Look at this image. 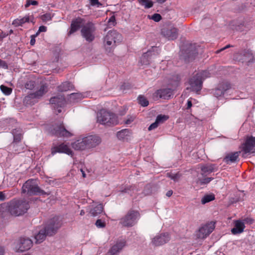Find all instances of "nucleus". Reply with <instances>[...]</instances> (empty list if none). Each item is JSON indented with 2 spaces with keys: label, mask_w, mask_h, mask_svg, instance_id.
<instances>
[{
  "label": "nucleus",
  "mask_w": 255,
  "mask_h": 255,
  "mask_svg": "<svg viewBox=\"0 0 255 255\" xmlns=\"http://www.w3.org/2000/svg\"><path fill=\"white\" fill-rule=\"evenodd\" d=\"M61 226V223L59 217H54L51 219L47 222L44 228L39 230L38 233L35 234V243L40 244L45 240L46 236L54 235Z\"/></svg>",
  "instance_id": "f257e3e1"
},
{
  "label": "nucleus",
  "mask_w": 255,
  "mask_h": 255,
  "mask_svg": "<svg viewBox=\"0 0 255 255\" xmlns=\"http://www.w3.org/2000/svg\"><path fill=\"white\" fill-rule=\"evenodd\" d=\"M210 74L208 71L203 70L193 75L189 80L191 90L198 93L202 88L203 81L209 77Z\"/></svg>",
  "instance_id": "f03ea898"
},
{
  "label": "nucleus",
  "mask_w": 255,
  "mask_h": 255,
  "mask_svg": "<svg viewBox=\"0 0 255 255\" xmlns=\"http://www.w3.org/2000/svg\"><path fill=\"white\" fill-rule=\"evenodd\" d=\"M122 40V35L115 30L109 31L104 37V43L108 53H112L114 48Z\"/></svg>",
  "instance_id": "7ed1b4c3"
},
{
  "label": "nucleus",
  "mask_w": 255,
  "mask_h": 255,
  "mask_svg": "<svg viewBox=\"0 0 255 255\" xmlns=\"http://www.w3.org/2000/svg\"><path fill=\"white\" fill-rule=\"evenodd\" d=\"M97 121L106 126H112L118 124L117 116L105 110H101L98 114Z\"/></svg>",
  "instance_id": "20e7f679"
},
{
  "label": "nucleus",
  "mask_w": 255,
  "mask_h": 255,
  "mask_svg": "<svg viewBox=\"0 0 255 255\" xmlns=\"http://www.w3.org/2000/svg\"><path fill=\"white\" fill-rule=\"evenodd\" d=\"M22 192L28 195H49L44 190H41L36 180L29 179L26 181L22 187Z\"/></svg>",
  "instance_id": "39448f33"
},
{
  "label": "nucleus",
  "mask_w": 255,
  "mask_h": 255,
  "mask_svg": "<svg viewBox=\"0 0 255 255\" xmlns=\"http://www.w3.org/2000/svg\"><path fill=\"white\" fill-rule=\"evenodd\" d=\"M11 215L18 216L23 214L29 208L28 202L25 200L13 199L9 202Z\"/></svg>",
  "instance_id": "423d86ee"
},
{
  "label": "nucleus",
  "mask_w": 255,
  "mask_h": 255,
  "mask_svg": "<svg viewBox=\"0 0 255 255\" xmlns=\"http://www.w3.org/2000/svg\"><path fill=\"white\" fill-rule=\"evenodd\" d=\"M181 58L185 62H191L194 60L198 54L195 44L188 43L181 51Z\"/></svg>",
  "instance_id": "0eeeda50"
},
{
  "label": "nucleus",
  "mask_w": 255,
  "mask_h": 255,
  "mask_svg": "<svg viewBox=\"0 0 255 255\" xmlns=\"http://www.w3.org/2000/svg\"><path fill=\"white\" fill-rule=\"evenodd\" d=\"M96 27L95 24L91 21L87 22L81 28V34L82 36L89 43L93 42L95 38V32Z\"/></svg>",
  "instance_id": "6e6552de"
},
{
  "label": "nucleus",
  "mask_w": 255,
  "mask_h": 255,
  "mask_svg": "<svg viewBox=\"0 0 255 255\" xmlns=\"http://www.w3.org/2000/svg\"><path fill=\"white\" fill-rule=\"evenodd\" d=\"M139 216L137 211L130 210L121 219L120 223L124 227H132L136 224Z\"/></svg>",
  "instance_id": "1a4fd4ad"
},
{
  "label": "nucleus",
  "mask_w": 255,
  "mask_h": 255,
  "mask_svg": "<svg viewBox=\"0 0 255 255\" xmlns=\"http://www.w3.org/2000/svg\"><path fill=\"white\" fill-rule=\"evenodd\" d=\"M49 130L52 135L58 137H70L72 136V133L65 128L63 123L52 126Z\"/></svg>",
  "instance_id": "9d476101"
},
{
  "label": "nucleus",
  "mask_w": 255,
  "mask_h": 255,
  "mask_svg": "<svg viewBox=\"0 0 255 255\" xmlns=\"http://www.w3.org/2000/svg\"><path fill=\"white\" fill-rule=\"evenodd\" d=\"M234 58L236 61L242 63L253 62L255 59L254 55L250 49L241 50L235 55Z\"/></svg>",
  "instance_id": "9b49d317"
},
{
  "label": "nucleus",
  "mask_w": 255,
  "mask_h": 255,
  "mask_svg": "<svg viewBox=\"0 0 255 255\" xmlns=\"http://www.w3.org/2000/svg\"><path fill=\"white\" fill-rule=\"evenodd\" d=\"M215 224L213 222L206 224L202 226L196 233L198 239H204L209 236L214 230Z\"/></svg>",
  "instance_id": "f8f14e48"
},
{
  "label": "nucleus",
  "mask_w": 255,
  "mask_h": 255,
  "mask_svg": "<svg viewBox=\"0 0 255 255\" xmlns=\"http://www.w3.org/2000/svg\"><path fill=\"white\" fill-rule=\"evenodd\" d=\"M50 103L54 109H57L58 114L61 112V108L65 104L66 101L63 95L60 94L52 97L50 100Z\"/></svg>",
  "instance_id": "ddd939ff"
},
{
  "label": "nucleus",
  "mask_w": 255,
  "mask_h": 255,
  "mask_svg": "<svg viewBox=\"0 0 255 255\" xmlns=\"http://www.w3.org/2000/svg\"><path fill=\"white\" fill-rule=\"evenodd\" d=\"M85 20L80 17H78L72 20L68 35L70 36L77 31L85 25Z\"/></svg>",
  "instance_id": "4468645a"
},
{
  "label": "nucleus",
  "mask_w": 255,
  "mask_h": 255,
  "mask_svg": "<svg viewBox=\"0 0 255 255\" xmlns=\"http://www.w3.org/2000/svg\"><path fill=\"white\" fill-rule=\"evenodd\" d=\"M32 245V241L28 238H20L17 243L16 250L17 252H23L28 250Z\"/></svg>",
  "instance_id": "2eb2a0df"
},
{
  "label": "nucleus",
  "mask_w": 255,
  "mask_h": 255,
  "mask_svg": "<svg viewBox=\"0 0 255 255\" xmlns=\"http://www.w3.org/2000/svg\"><path fill=\"white\" fill-rule=\"evenodd\" d=\"M243 156L248 153L255 152V137L250 136L247 138L245 143L243 145Z\"/></svg>",
  "instance_id": "dca6fc26"
},
{
  "label": "nucleus",
  "mask_w": 255,
  "mask_h": 255,
  "mask_svg": "<svg viewBox=\"0 0 255 255\" xmlns=\"http://www.w3.org/2000/svg\"><path fill=\"white\" fill-rule=\"evenodd\" d=\"M173 94L172 90L170 88L159 89L153 94V99L157 100L159 99H168L171 98Z\"/></svg>",
  "instance_id": "f3484780"
},
{
  "label": "nucleus",
  "mask_w": 255,
  "mask_h": 255,
  "mask_svg": "<svg viewBox=\"0 0 255 255\" xmlns=\"http://www.w3.org/2000/svg\"><path fill=\"white\" fill-rule=\"evenodd\" d=\"M85 143L87 148H93L101 142V137L97 135H89L84 137Z\"/></svg>",
  "instance_id": "a211bd4d"
},
{
  "label": "nucleus",
  "mask_w": 255,
  "mask_h": 255,
  "mask_svg": "<svg viewBox=\"0 0 255 255\" xmlns=\"http://www.w3.org/2000/svg\"><path fill=\"white\" fill-rule=\"evenodd\" d=\"M161 34L168 40H174L178 37V30L175 27H164L161 29Z\"/></svg>",
  "instance_id": "6ab92c4d"
},
{
  "label": "nucleus",
  "mask_w": 255,
  "mask_h": 255,
  "mask_svg": "<svg viewBox=\"0 0 255 255\" xmlns=\"http://www.w3.org/2000/svg\"><path fill=\"white\" fill-rule=\"evenodd\" d=\"M170 239L168 233H162L156 235L152 240V244L155 246L163 245L167 243Z\"/></svg>",
  "instance_id": "aec40b11"
},
{
  "label": "nucleus",
  "mask_w": 255,
  "mask_h": 255,
  "mask_svg": "<svg viewBox=\"0 0 255 255\" xmlns=\"http://www.w3.org/2000/svg\"><path fill=\"white\" fill-rule=\"evenodd\" d=\"M231 85L229 83L226 82L219 84L218 86L213 90L212 93L214 96L217 98L222 96L225 92L231 88Z\"/></svg>",
  "instance_id": "412c9836"
},
{
  "label": "nucleus",
  "mask_w": 255,
  "mask_h": 255,
  "mask_svg": "<svg viewBox=\"0 0 255 255\" xmlns=\"http://www.w3.org/2000/svg\"><path fill=\"white\" fill-rule=\"evenodd\" d=\"M57 152L66 153L69 155L72 156L73 152L69 146L62 143L58 146H55L51 148V154L54 155Z\"/></svg>",
  "instance_id": "4be33fe9"
},
{
  "label": "nucleus",
  "mask_w": 255,
  "mask_h": 255,
  "mask_svg": "<svg viewBox=\"0 0 255 255\" xmlns=\"http://www.w3.org/2000/svg\"><path fill=\"white\" fill-rule=\"evenodd\" d=\"M12 215L9 210V203L0 204V218L3 220L8 219Z\"/></svg>",
  "instance_id": "5701e85b"
},
{
  "label": "nucleus",
  "mask_w": 255,
  "mask_h": 255,
  "mask_svg": "<svg viewBox=\"0 0 255 255\" xmlns=\"http://www.w3.org/2000/svg\"><path fill=\"white\" fill-rule=\"evenodd\" d=\"M125 245L126 241L124 240H119L115 245L111 247L109 253L112 255H116L121 252Z\"/></svg>",
  "instance_id": "b1692460"
},
{
  "label": "nucleus",
  "mask_w": 255,
  "mask_h": 255,
  "mask_svg": "<svg viewBox=\"0 0 255 255\" xmlns=\"http://www.w3.org/2000/svg\"><path fill=\"white\" fill-rule=\"evenodd\" d=\"M33 18H34L32 15H25L23 17H19V18L13 20L12 22V24L15 27L22 26L23 24L26 22H29L30 21L32 22V19L33 20Z\"/></svg>",
  "instance_id": "393cba45"
},
{
  "label": "nucleus",
  "mask_w": 255,
  "mask_h": 255,
  "mask_svg": "<svg viewBox=\"0 0 255 255\" xmlns=\"http://www.w3.org/2000/svg\"><path fill=\"white\" fill-rule=\"evenodd\" d=\"M245 228L244 223L241 220L235 221V227L232 229L231 232L233 235L239 234L243 232Z\"/></svg>",
  "instance_id": "a878e982"
},
{
  "label": "nucleus",
  "mask_w": 255,
  "mask_h": 255,
  "mask_svg": "<svg viewBox=\"0 0 255 255\" xmlns=\"http://www.w3.org/2000/svg\"><path fill=\"white\" fill-rule=\"evenodd\" d=\"M72 147L77 150H83L87 149L86 143H85L84 137L82 139H78L72 143Z\"/></svg>",
  "instance_id": "bb28decb"
},
{
  "label": "nucleus",
  "mask_w": 255,
  "mask_h": 255,
  "mask_svg": "<svg viewBox=\"0 0 255 255\" xmlns=\"http://www.w3.org/2000/svg\"><path fill=\"white\" fill-rule=\"evenodd\" d=\"M240 153V151L229 153L224 158L223 161L227 163L235 162L238 158Z\"/></svg>",
  "instance_id": "cd10ccee"
},
{
  "label": "nucleus",
  "mask_w": 255,
  "mask_h": 255,
  "mask_svg": "<svg viewBox=\"0 0 255 255\" xmlns=\"http://www.w3.org/2000/svg\"><path fill=\"white\" fill-rule=\"evenodd\" d=\"M201 170L202 171L201 174L204 176L214 172L216 169L215 164H209L202 166Z\"/></svg>",
  "instance_id": "c85d7f7f"
},
{
  "label": "nucleus",
  "mask_w": 255,
  "mask_h": 255,
  "mask_svg": "<svg viewBox=\"0 0 255 255\" xmlns=\"http://www.w3.org/2000/svg\"><path fill=\"white\" fill-rule=\"evenodd\" d=\"M74 88L73 85L69 82H64L58 86L57 90L59 92H66L71 90Z\"/></svg>",
  "instance_id": "c756f323"
},
{
  "label": "nucleus",
  "mask_w": 255,
  "mask_h": 255,
  "mask_svg": "<svg viewBox=\"0 0 255 255\" xmlns=\"http://www.w3.org/2000/svg\"><path fill=\"white\" fill-rule=\"evenodd\" d=\"M22 130L20 128H14L11 131L13 136V141L14 142H19L22 137Z\"/></svg>",
  "instance_id": "7c9ffc66"
},
{
  "label": "nucleus",
  "mask_w": 255,
  "mask_h": 255,
  "mask_svg": "<svg viewBox=\"0 0 255 255\" xmlns=\"http://www.w3.org/2000/svg\"><path fill=\"white\" fill-rule=\"evenodd\" d=\"M131 130L129 129H124L117 132V136L120 140H123L131 134Z\"/></svg>",
  "instance_id": "2f4dec72"
},
{
  "label": "nucleus",
  "mask_w": 255,
  "mask_h": 255,
  "mask_svg": "<svg viewBox=\"0 0 255 255\" xmlns=\"http://www.w3.org/2000/svg\"><path fill=\"white\" fill-rule=\"evenodd\" d=\"M47 92V87L44 85H42L40 89L35 93H32L35 99H38L41 97Z\"/></svg>",
  "instance_id": "473e14b6"
},
{
  "label": "nucleus",
  "mask_w": 255,
  "mask_h": 255,
  "mask_svg": "<svg viewBox=\"0 0 255 255\" xmlns=\"http://www.w3.org/2000/svg\"><path fill=\"white\" fill-rule=\"evenodd\" d=\"M103 210V205L100 204L97 205L96 207L93 208L90 210V214L92 216L95 217L98 216L99 214H101Z\"/></svg>",
  "instance_id": "72a5a7b5"
},
{
  "label": "nucleus",
  "mask_w": 255,
  "mask_h": 255,
  "mask_svg": "<svg viewBox=\"0 0 255 255\" xmlns=\"http://www.w3.org/2000/svg\"><path fill=\"white\" fill-rule=\"evenodd\" d=\"M152 56V52L148 51L145 53H144L141 57V64H144V63L149 62V59H150Z\"/></svg>",
  "instance_id": "f704fd0d"
},
{
  "label": "nucleus",
  "mask_w": 255,
  "mask_h": 255,
  "mask_svg": "<svg viewBox=\"0 0 255 255\" xmlns=\"http://www.w3.org/2000/svg\"><path fill=\"white\" fill-rule=\"evenodd\" d=\"M35 98L32 93L29 94L25 97L23 100V103L25 105H33L34 104V99Z\"/></svg>",
  "instance_id": "c9c22d12"
},
{
  "label": "nucleus",
  "mask_w": 255,
  "mask_h": 255,
  "mask_svg": "<svg viewBox=\"0 0 255 255\" xmlns=\"http://www.w3.org/2000/svg\"><path fill=\"white\" fill-rule=\"evenodd\" d=\"M139 3L144 6L145 8H149L153 6V3L151 0H138Z\"/></svg>",
  "instance_id": "e433bc0d"
},
{
  "label": "nucleus",
  "mask_w": 255,
  "mask_h": 255,
  "mask_svg": "<svg viewBox=\"0 0 255 255\" xmlns=\"http://www.w3.org/2000/svg\"><path fill=\"white\" fill-rule=\"evenodd\" d=\"M167 175L168 177L171 178V179L173 180L175 182L178 181L182 176V174L179 172L175 174L168 173Z\"/></svg>",
  "instance_id": "4c0bfd02"
},
{
  "label": "nucleus",
  "mask_w": 255,
  "mask_h": 255,
  "mask_svg": "<svg viewBox=\"0 0 255 255\" xmlns=\"http://www.w3.org/2000/svg\"><path fill=\"white\" fill-rule=\"evenodd\" d=\"M215 199V196L213 194L205 195L201 200L202 204H205Z\"/></svg>",
  "instance_id": "58836bf2"
},
{
  "label": "nucleus",
  "mask_w": 255,
  "mask_h": 255,
  "mask_svg": "<svg viewBox=\"0 0 255 255\" xmlns=\"http://www.w3.org/2000/svg\"><path fill=\"white\" fill-rule=\"evenodd\" d=\"M138 103L143 107H146L148 105L149 102L147 99L143 96L140 95L137 98Z\"/></svg>",
  "instance_id": "ea45409f"
},
{
  "label": "nucleus",
  "mask_w": 255,
  "mask_h": 255,
  "mask_svg": "<svg viewBox=\"0 0 255 255\" xmlns=\"http://www.w3.org/2000/svg\"><path fill=\"white\" fill-rule=\"evenodd\" d=\"M36 86V83L34 80H28L25 84V88L27 89L32 90Z\"/></svg>",
  "instance_id": "a19ab883"
},
{
  "label": "nucleus",
  "mask_w": 255,
  "mask_h": 255,
  "mask_svg": "<svg viewBox=\"0 0 255 255\" xmlns=\"http://www.w3.org/2000/svg\"><path fill=\"white\" fill-rule=\"evenodd\" d=\"M0 89L2 92L4 93L6 95H10L12 92V89L10 88H8L4 85H1L0 86Z\"/></svg>",
  "instance_id": "79ce46f5"
},
{
  "label": "nucleus",
  "mask_w": 255,
  "mask_h": 255,
  "mask_svg": "<svg viewBox=\"0 0 255 255\" xmlns=\"http://www.w3.org/2000/svg\"><path fill=\"white\" fill-rule=\"evenodd\" d=\"M168 118V117L165 115H158L156 119V121L158 124H161L166 121Z\"/></svg>",
  "instance_id": "37998d69"
},
{
  "label": "nucleus",
  "mask_w": 255,
  "mask_h": 255,
  "mask_svg": "<svg viewBox=\"0 0 255 255\" xmlns=\"http://www.w3.org/2000/svg\"><path fill=\"white\" fill-rule=\"evenodd\" d=\"M82 98V95L80 93H72L70 95V99L71 100L78 101Z\"/></svg>",
  "instance_id": "c03bdc74"
},
{
  "label": "nucleus",
  "mask_w": 255,
  "mask_h": 255,
  "mask_svg": "<svg viewBox=\"0 0 255 255\" xmlns=\"http://www.w3.org/2000/svg\"><path fill=\"white\" fill-rule=\"evenodd\" d=\"M213 179V178L212 177H207L205 178L202 179H198V182L199 183L200 185H205L208 184L209 182H210Z\"/></svg>",
  "instance_id": "a18cd8bd"
},
{
  "label": "nucleus",
  "mask_w": 255,
  "mask_h": 255,
  "mask_svg": "<svg viewBox=\"0 0 255 255\" xmlns=\"http://www.w3.org/2000/svg\"><path fill=\"white\" fill-rule=\"evenodd\" d=\"M38 4V2L35 0H26V3L24 5V7L25 8H28L30 5H37Z\"/></svg>",
  "instance_id": "49530a36"
},
{
  "label": "nucleus",
  "mask_w": 255,
  "mask_h": 255,
  "mask_svg": "<svg viewBox=\"0 0 255 255\" xmlns=\"http://www.w3.org/2000/svg\"><path fill=\"white\" fill-rule=\"evenodd\" d=\"M108 23L110 26H115L117 24L116 17L114 13L110 16L108 20Z\"/></svg>",
  "instance_id": "de8ad7c7"
},
{
  "label": "nucleus",
  "mask_w": 255,
  "mask_h": 255,
  "mask_svg": "<svg viewBox=\"0 0 255 255\" xmlns=\"http://www.w3.org/2000/svg\"><path fill=\"white\" fill-rule=\"evenodd\" d=\"M40 18L43 22H46L51 19V14L49 13L44 14L41 15Z\"/></svg>",
  "instance_id": "09e8293b"
},
{
  "label": "nucleus",
  "mask_w": 255,
  "mask_h": 255,
  "mask_svg": "<svg viewBox=\"0 0 255 255\" xmlns=\"http://www.w3.org/2000/svg\"><path fill=\"white\" fill-rule=\"evenodd\" d=\"M162 18V17L160 14L158 13H155L153 15H152L151 17H150V19H151L153 20L155 22H158Z\"/></svg>",
  "instance_id": "8fccbe9b"
},
{
  "label": "nucleus",
  "mask_w": 255,
  "mask_h": 255,
  "mask_svg": "<svg viewBox=\"0 0 255 255\" xmlns=\"http://www.w3.org/2000/svg\"><path fill=\"white\" fill-rule=\"evenodd\" d=\"M95 225L98 228H104L106 226L105 222H102L101 220L98 219L97 220Z\"/></svg>",
  "instance_id": "3c124183"
},
{
  "label": "nucleus",
  "mask_w": 255,
  "mask_h": 255,
  "mask_svg": "<svg viewBox=\"0 0 255 255\" xmlns=\"http://www.w3.org/2000/svg\"><path fill=\"white\" fill-rule=\"evenodd\" d=\"M159 125V124H158L156 121H155L154 123L151 124L149 127L148 128V130H151L153 129H154L155 128H157L158 126Z\"/></svg>",
  "instance_id": "603ef678"
},
{
  "label": "nucleus",
  "mask_w": 255,
  "mask_h": 255,
  "mask_svg": "<svg viewBox=\"0 0 255 255\" xmlns=\"http://www.w3.org/2000/svg\"><path fill=\"white\" fill-rule=\"evenodd\" d=\"M17 142H14L13 141L10 145V146H12L13 147L15 148L14 151L15 153H18L20 152V149L19 148V145L16 143Z\"/></svg>",
  "instance_id": "864d4df0"
},
{
  "label": "nucleus",
  "mask_w": 255,
  "mask_h": 255,
  "mask_svg": "<svg viewBox=\"0 0 255 255\" xmlns=\"http://www.w3.org/2000/svg\"><path fill=\"white\" fill-rule=\"evenodd\" d=\"M7 195L8 193L5 194L3 192L0 191V201H3L8 199V198H7Z\"/></svg>",
  "instance_id": "5fc2aeb1"
},
{
  "label": "nucleus",
  "mask_w": 255,
  "mask_h": 255,
  "mask_svg": "<svg viewBox=\"0 0 255 255\" xmlns=\"http://www.w3.org/2000/svg\"><path fill=\"white\" fill-rule=\"evenodd\" d=\"M90 1L91 5L92 6L97 5L99 7L102 5L99 0H90Z\"/></svg>",
  "instance_id": "6e6d98bb"
},
{
  "label": "nucleus",
  "mask_w": 255,
  "mask_h": 255,
  "mask_svg": "<svg viewBox=\"0 0 255 255\" xmlns=\"http://www.w3.org/2000/svg\"><path fill=\"white\" fill-rule=\"evenodd\" d=\"M38 36V33H36L34 35H32L31 36V39L30 41V44L31 45H34L35 43V37Z\"/></svg>",
  "instance_id": "4d7b16f0"
},
{
  "label": "nucleus",
  "mask_w": 255,
  "mask_h": 255,
  "mask_svg": "<svg viewBox=\"0 0 255 255\" xmlns=\"http://www.w3.org/2000/svg\"><path fill=\"white\" fill-rule=\"evenodd\" d=\"M254 220L252 219V218H245V219H244V220L243 221V222L244 223V224H252L253 223Z\"/></svg>",
  "instance_id": "13d9d810"
},
{
  "label": "nucleus",
  "mask_w": 255,
  "mask_h": 255,
  "mask_svg": "<svg viewBox=\"0 0 255 255\" xmlns=\"http://www.w3.org/2000/svg\"><path fill=\"white\" fill-rule=\"evenodd\" d=\"M46 30H47V27L45 26L42 25L39 27L38 31L36 33H38V35L39 33H40L41 32H46Z\"/></svg>",
  "instance_id": "bf43d9fd"
},
{
  "label": "nucleus",
  "mask_w": 255,
  "mask_h": 255,
  "mask_svg": "<svg viewBox=\"0 0 255 255\" xmlns=\"http://www.w3.org/2000/svg\"><path fill=\"white\" fill-rule=\"evenodd\" d=\"M1 31L0 34V41H2L4 38L6 37L8 35V34H7L4 32H3L2 30H0Z\"/></svg>",
  "instance_id": "052dcab7"
},
{
  "label": "nucleus",
  "mask_w": 255,
  "mask_h": 255,
  "mask_svg": "<svg viewBox=\"0 0 255 255\" xmlns=\"http://www.w3.org/2000/svg\"><path fill=\"white\" fill-rule=\"evenodd\" d=\"M130 85L129 83H124L121 86V89L126 90L130 88Z\"/></svg>",
  "instance_id": "680f3d73"
},
{
  "label": "nucleus",
  "mask_w": 255,
  "mask_h": 255,
  "mask_svg": "<svg viewBox=\"0 0 255 255\" xmlns=\"http://www.w3.org/2000/svg\"><path fill=\"white\" fill-rule=\"evenodd\" d=\"M233 47V45H231L230 44H228L227 45H226L225 47H224V48H222L219 50H218L217 51H216V53H220L221 52L224 51V50L228 48H230V47Z\"/></svg>",
  "instance_id": "e2e57ef3"
},
{
  "label": "nucleus",
  "mask_w": 255,
  "mask_h": 255,
  "mask_svg": "<svg viewBox=\"0 0 255 255\" xmlns=\"http://www.w3.org/2000/svg\"><path fill=\"white\" fill-rule=\"evenodd\" d=\"M134 118L133 117H130V118H129L128 119H127L126 121H125V124H127V125H129L133 121Z\"/></svg>",
  "instance_id": "0e129e2a"
},
{
  "label": "nucleus",
  "mask_w": 255,
  "mask_h": 255,
  "mask_svg": "<svg viewBox=\"0 0 255 255\" xmlns=\"http://www.w3.org/2000/svg\"><path fill=\"white\" fill-rule=\"evenodd\" d=\"M192 106V101H191V100L189 99L187 101L186 109L189 110L191 108Z\"/></svg>",
  "instance_id": "69168bd1"
},
{
  "label": "nucleus",
  "mask_w": 255,
  "mask_h": 255,
  "mask_svg": "<svg viewBox=\"0 0 255 255\" xmlns=\"http://www.w3.org/2000/svg\"><path fill=\"white\" fill-rule=\"evenodd\" d=\"M173 194V191L172 190H169L167 192L166 194V195L167 196V197H170Z\"/></svg>",
  "instance_id": "338daca9"
},
{
  "label": "nucleus",
  "mask_w": 255,
  "mask_h": 255,
  "mask_svg": "<svg viewBox=\"0 0 255 255\" xmlns=\"http://www.w3.org/2000/svg\"><path fill=\"white\" fill-rule=\"evenodd\" d=\"M4 253V249L2 247L0 246V255H3Z\"/></svg>",
  "instance_id": "774afa93"
}]
</instances>
